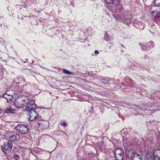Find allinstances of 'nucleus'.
I'll return each mask as SVG.
<instances>
[{
	"label": "nucleus",
	"instance_id": "nucleus-1",
	"mask_svg": "<svg viewBox=\"0 0 160 160\" xmlns=\"http://www.w3.org/2000/svg\"><path fill=\"white\" fill-rule=\"evenodd\" d=\"M117 12L115 14V17L117 20L121 21L126 24H128L131 22L132 16L127 12L119 11L118 14Z\"/></svg>",
	"mask_w": 160,
	"mask_h": 160
},
{
	"label": "nucleus",
	"instance_id": "nucleus-2",
	"mask_svg": "<svg viewBox=\"0 0 160 160\" xmlns=\"http://www.w3.org/2000/svg\"><path fill=\"white\" fill-rule=\"evenodd\" d=\"M13 147V144L12 142L8 141L7 143L4 144L3 146L1 147L2 151L6 154L8 153L12 150Z\"/></svg>",
	"mask_w": 160,
	"mask_h": 160
},
{
	"label": "nucleus",
	"instance_id": "nucleus-3",
	"mask_svg": "<svg viewBox=\"0 0 160 160\" xmlns=\"http://www.w3.org/2000/svg\"><path fill=\"white\" fill-rule=\"evenodd\" d=\"M27 99H25L21 98H17L14 101L15 106L18 108H22L27 104Z\"/></svg>",
	"mask_w": 160,
	"mask_h": 160
},
{
	"label": "nucleus",
	"instance_id": "nucleus-4",
	"mask_svg": "<svg viewBox=\"0 0 160 160\" xmlns=\"http://www.w3.org/2000/svg\"><path fill=\"white\" fill-rule=\"evenodd\" d=\"M15 129L18 131L20 133L26 134L28 133L29 129L27 126L22 124H18L16 127Z\"/></svg>",
	"mask_w": 160,
	"mask_h": 160
},
{
	"label": "nucleus",
	"instance_id": "nucleus-5",
	"mask_svg": "<svg viewBox=\"0 0 160 160\" xmlns=\"http://www.w3.org/2000/svg\"><path fill=\"white\" fill-rule=\"evenodd\" d=\"M114 154L115 158L117 159V160H123L124 153L121 149H116L114 151Z\"/></svg>",
	"mask_w": 160,
	"mask_h": 160
},
{
	"label": "nucleus",
	"instance_id": "nucleus-6",
	"mask_svg": "<svg viewBox=\"0 0 160 160\" xmlns=\"http://www.w3.org/2000/svg\"><path fill=\"white\" fill-rule=\"evenodd\" d=\"M137 153L133 149L127 150L126 151V155L128 158H129L131 160L135 157V155H137Z\"/></svg>",
	"mask_w": 160,
	"mask_h": 160
},
{
	"label": "nucleus",
	"instance_id": "nucleus-7",
	"mask_svg": "<svg viewBox=\"0 0 160 160\" xmlns=\"http://www.w3.org/2000/svg\"><path fill=\"white\" fill-rule=\"evenodd\" d=\"M29 112L28 114L29 115L30 117L29 118V120L32 121L35 120L38 116L37 113L35 109L31 110Z\"/></svg>",
	"mask_w": 160,
	"mask_h": 160
},
{
	"label": "nucleus",
	"instance_id": "nucleus-8",
	"mask_svg": "<svg viewBox=\"0 0 160 160\" xmlns=\"http://www.w3.org/2000/svg\"><path fill=\"white\" fill-rule=\"evenodd\" d=\"M27 102H28V100H27ZM26 110L27 111H30L32 109H35L36 108V105L34 103V102L33 103H31V102H28V104H26Z\"/></svg>",
	"mask_w": 160,
	"mask_h": 160
},
{
	"label": "nucleus",
	"instance_id": "nucleus-9",
	"mask_svg": "<svg viewBox=\"0 0 160 160\" xmlns=\"http://www.w3.org/2000/svg\"><path fill=\"white\" fill-rule=\"evenodd\" d=\"M150 12L151 13L160 11V6H152L150 8Z\"/></svg>",
	"mask_w": 160,
	"mask_h": 160
},
{
	"label": "nucleus",
	"instance_id": "nucleus-10",
	"mask_svg": "<svg viewBox=\"0 0 160 160\" xmlns=\"http://www.w3.org/2000/svg\"><path fill=\"white\" fill-rule=\"evenodd\" d=\"M153 160H160V150L157 149L155 151L153 154Z\"/></svg>",
	"mask_w": 160,
	"mask_h": 160
},
{
	"label": "nucleus",
	"instance_id": "nucleus-11",
	"mask_svg": "<svg viewBox=\"0 0 160 160\" xmlns=\"http://www.w3.org/2000/svg\"><path fill=\"white\" fill-rule=\"evenodd\" d=\"M20 138V135L18 133H16L13 135L11 136L10 137V139L12 141L18 140Z\"/></svg>",
	"mask_w": 160,
	"mask_h": 160
},
{
	"label": "nucleus",
	"instance_id": "nucleus-12",
	"mask_svg": "<svg viewBox=\"0 0 160 160\" xmlns=\"http://www.w3.org/2000/svg\"><path fill=\"white\" fill-rule=\"evenodd\" d=\"M3 98H6L7 99L8 102H12V99H13L12 95L8 96L7 94H4L3 95Z\"/></svg>",
	"mask_w": 160,
	"mask_h": 160
},
{
	"label": "nucleus",
	"instance_id": "nucleus-13",
	"mask_svg": "<svg viewBox=\"0 0 160 160\" xmlns=\"http://www.w3.org/2000/svg\"><path fill=\"white\" fill-rule=\"evenodd\" d=\"M153 154L147 153L146 154V157L144 160H153Z\"/></svg>",
	"mask_w": 160,
	"mask_h": 160
},
{
	"label": "nucleus",
	"instance_id": "nucleus-14",
	"mask_svg": "<svg viewBox=\"0 0 160 160\" xmlns=\"http://www.w3.org/2000/svg\"><path fill=\"white\" fill-rule=\"evenodd\" d=\"M154 21L156 22H160V11L156 12V15L153 18Z\"/></svg>",
	"mask_w": 160,
	"mask_h": 160
},
{
	"label": "nucleus",
	"instance_id": "nucleus-15",
	"mask_svg": "<svg viewBox=\"0 0 160 160\" xmlns=\"http://www.w3.org/2000/svg\"><path fill=\"white\" fill-rule=\"evenodd\" d=\"M5 112L7 113H14L15 111L14 109L10 107L8 108L5 111Z\"/></svg>",
	"mask_w": 160,
	"mask_h": 160
},
{
	"label": "nucleus",
	"instance_id": "nucleus-16",
	"mask_svg": "<svg viewBox=\"0 0 160 160\" xmlns=\"http://www.w3.org/2000/svg\"><path fill=\"white\" fill-rule=\"evenodd\" d=\"M137 155H135V157L132 158L131 160H142L141 155L138 153H137Z\"/></svg>",
	"mask_w": 160,
	"mask_h": 160
},
{
	"label": "nucleus",
	"instance_id": "nucleus-17",
	"mask_svg": "<svg viewBox=\"0 0 160 160\" xmlns=\"http://www.w3.org/2000/svg\"><path fill=\"white\" fill-rule=\"evenodd\" d=\"M139 44L141 46L142 49L143 51H147L149 49L148 46L145 44H142L141 43H139Z\"/></svg>",
	"mask_w": 160,
	"mask_h": 160
},
{
	"label": "nucleus",
	"instance_id": "nucleus-18",
	"mask_svg": "<svg viewBox=\"0 0 160 160\" xmlns=\"http://www.w3.org/2000/svg\"><path fill=\"white\" fill-rule=\"evenodd\" d=\"M147 46L150 49V48H153L154 46V43L152 41H150L147 43Z\"/></svg>",
	"mask_w": 160,
	"mask_h": 160
},
{
	"label": "nucleus",
	"instance_id": "nucleus-19",
	"mask_svg": "<svg viewBox=\"0 0 160 160\" xmlns=\"http://www.w3.org/2000/svg\"><path fill=\"white\" fill-rule=\"evenodd\" d=\"M106 2L108 4H114L116 1V0H105Z\"/></svg>",
	"mask_w": 160,
	"mask_h": 160
},
{
	"label": "nucleus",
	"instance_id": "nucleus-20",
	"mask_svg": "<svg viewBox=\"0 0 160 160\" xmlns=\"http://www.w3.org/2000/svg\"><path fill=\"white\" fill-rule=\"evenodd\" d=\"M63 72L65 73H66L67 74H71L72 72L67 70H66L65 69H63Z\"/></svg>",
	"mask_w": 160,
	"mask_h": 160
},
{
	"label": "nucleus",
	"instance_id": "nucleus-21",
	"mask_svg": "<svg viewBox=\"0 0 160 160\" xmlns=\"http://www.w3.org/2000/svg\"><path fill=\"white\" fill-rule=\"evenodd\" d=\"M154 3L156 5H158L160 4V0H155Z\"/></svg>",
	"mask_w": 160,
	"mask_h": 160
},
{
	"label": "nucleus",
	"instance_id": "nucleus-22",
	"mask_svg": "<svg viewBox=\"0 0 160 160\" xmlns=\"http://www.w3.org/2000/svg\"><path fill=\"white\" fill-rule=\"evenodd\" d=\"M19 156L17 154H14V158L15 160H18Z\"/></svg>",
	"mask_w": 160,
	"mask_h": 160
},
{
	"label": "nucleus",
	"instance_id": "nucleus-23",
	"mask_svg": "<svg viewBox=\"0 0 160 160\" xmlns=\"http://www.w3.org/2000/svg\"><path fill=\"white\" fill-rule=\"evenodd\" d=\"M60 125L63 127H65L67 125V124L65 122H63L60 123Z\"/></svg>",
	"mask_w": 160,
	"mask_h": 160
},
{
	"label": "nucleus",
	"instance_id": "nucleus-24",
	"mask_svg": "<svg viewBox=\"0 0 160 160\" xmlns=\"http://www.w3.org/2000/svg\"><path fill=\"white\" fill-rule=\"evenodd\" d=\"M94 52L96 54H98L99 53V51L97 50L95 51Z\"/></svg>",
	"mask_w": 160,
	"mask_h": 160
},
{
	"label": "nucleus",
	"instance_id": "nucleus-25",
	"mask_svg": "<svg viewBox=\"0 0 160 160\" xmlns=\"http://www.w3.org/2000/svg\"><path fill=\"white\" fill-rule=\"evenodd\" d=\"M4 94H7V95H8V96H9V95H12L13 96L12 94H11L9 93V91L7 92V93H5Z\"/></svg>",
	"mask_w": 160,
	"mask_h": 160
},
{
	"label": "nucleus",
	"instance_id": "nucleus-26",
	"mask_svg": "<svg viewBox=\"0 0 160 160\" xmlns=\"http://www.w3.org/2000/svg\"><path fill=\"white\" fill-rule=\"evenodd\" d=\"M38 124L39 125V126H40L41 124V123L39 122H38Z\"/></svg>",
	"mask_w": 160,
	"mask_h": 160
},
{
	"label": "nucleus",
	"instance_id": "nucleus-27",
	"mask_svg": "<svg viewBox=\"0 0 160 160\" xmlns=\"http://www.w3.org/2000/svg\"><path fill=\"white\" fill-rule=\"evenodd\" d=\"M26 62L25 61L24 62H23L24 63H25Z\"/></svg>",
	"mask_w": 160,
	"mask_h": 160
}]
</instances>
